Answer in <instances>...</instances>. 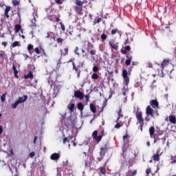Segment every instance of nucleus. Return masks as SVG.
I'll use <instances>...</instances> for the list:
<instances>
[{
    "label": "nucleus",
    "instance_id": "4468645a",
    "mask_svg": "<svg viewBox=\"0 0 176 176\" xmlns=\"http://www.w3.org/2000/svg\"><path fill=\"white\" fill-rule=\"evenodd\" d=\"M28 98V96L27 95L23 96V97H19L18 100H16L19 104H21V102H25Z\"/></svg>",
    "mask_w": 176,
    "mask_h": 176
},
{
    "label": "nucleus",
    "instance_id": "49530a36",
    "mask_svg": "<svg viewBox=\"0 0 176 176\" xmlns=\"http://www.w3.org/2000/svg\"><path fill=\"white\" fill-rule=\"evenodd\" d=\"M55 2L57 3V5H63L64 0H55Z\"/></svg>",
    "mask_w": 176,
    "mask_h": 176
},
{
    "label": "nucleus",
    "instance_id": "393cba45",
    "mask_svg": "<svg viewBox=\"0 0 176 176\" xmlns=\"http://www.w3.org/2000/svg\"><path fill=\"white\" fill-rule=\"evenodd\" d=\"M107 147H101L100 151V156H105V153L107 152Z\"/></svg>",
    "mask_w": 176,
    "mask_h": 176
},
{
    "label": "nucleus",
    "instance_id": "72a5a7b5",
    "mask_svg": "<svg viewBox=\"0 0 176 176\" xmlns=\"http://www.w3.org/2000/svg\"><path fill=\"white\" fill-rule=\"evenodd\" d=\"M116 124L115 125V129H120V127H122L123 126V124H120V122H119V121H116Z\"/></svg>",
    "mask_w": 176,
    "mask_h": 176
},
{
    "label": "nucleus",
    "instance_id": "09e8293b",
    "mask_svg": "<svg viewBox=\"0 0 176 176\" xmlns=\"http://www.w3.org/2000/svg\"><path fill=\"white\" fill-rule=\"evenodd\" d=\"M151 173H152V170L151 169V168H148L146 170V173L147 174V175H149V174H151Z\"/></svg>",
    "mask_w": 176,
    "mask_h": 176
},
{
    "label": "nucleus",
    "instance_id": "58836bf2",
    "mask_svg": "<svg viewBox=\"0 0 176 176\" xmlns=\"http://www.w3.org/2000/svg\"><path fill=\"white\" fill-rule=\"evenodd\" d=\"M32 49H34V45L32 44H29L28 45V50L29 53H31V50H32Z\"/></svg>",
    "mask_w": 176,
    "mask_h": 176
},
{
    "label": "nucleus",
    "instance_id": "de8ad7c7",
    "mask_svg": "<svg viewBox=\"0 0 176 176\" xmlns=\"http://www.w3.org/2000/svg\"><path fill=\"white\" fill-rule=\"evenodd\" d=\"M127 138H129V135H124L123 136V141H124V142H129V140H127Z\"/></svg>",
    "mask_w": 176,
    "mask_h": 176
},
{
    "label": "nucleus",
    "instance_id": "864d4df0",
    "mask_svg": "<svg viewBox=\"0 0 176 176\" xmlns=\"http://www.w3.org/2000/svg\"><path fill=\"white\" fill-rule=\"evenodd\" d=\"M118 29H113L111 30V35H115V34H116L118 32Z\"/></svg>",
    "mask_w": 176,
    "mask_h": 176
},
{
    "label": "nucleus",
    "instance_id": "a18cd8bd",
    "mask_svg": "<svg viewBox=\"0 0 176 176\" xmlns=\"http://www.w3.org/2000/svg\"><path fill=\"white\" fill-rule=\"evenodd\" d=\"M78 50H79V47H75V50H74V53H75L76 54H77L78 56H80V54H79V52H78Z\"/></svg>",
    "mask_w": 176,
    "mask_h": 176
},
{
    "label": "nucleus",
    "instance_id": "3c124183",
    "mask_svg": "<svg viewBox=\"0 0 176 176\" xmlns=\"http://www.w3.org/2000/svg\"><path fill=\"white\" fill-rule=\"evenodd\" d=\"M34 52H35V53H36V54H41V51L39 50L38 47H36L34 49Z\"/></svg>",
    "mask_w": 176,
    "mask_h": 176
},
{
    "label": "nucleus",
    "instance_id": "9b49d317",
    "mask_svg": "<svg viewBox=\"0 0 176 176\" xmlns=\"http://www.w3.org/2000/svg\"><path fill=\"white\" fill-rule=\"evenodd\" d=\"M149 104L153 108L159 109V102L157 101V100H156V99L151 100L150 101Z\"/></svg>",
    "mask_w": 176,
    "mask_h": 176
},
{
    "label": "nucleus",
    "instance_id": "4d7b16f0",
    "mask_svg": "<svg viewBox=\"0 0 176 176\" xmlns=\"http://www.w3.org/2000/svg\"><path fill=\"white\" fill-rule=\"evenodd\" d=\"M163 134H164V131H160L157 133V135L160 137V135H163Z\"/></svg>",
    "mask_w": 176,
    "mask_h": 176
},
{
    "label": "nucleus",
    "instance_id": "a211bd4d",
    "mask_svg": "<svg viewBox=\"0 0 176 176\" xmlns=\"http://www.w3.org/2000/svg\"><path fill=\"white\" fill-rule=\"evenodd\" d=\"M169 122L173 124H176V117L174 115L169 116Z\"/></svg>",
    "mask_w": 176,
    "mask_h": 176
},
{
    "label": "nucleus",
    "instance_id": "c756f323",
    "mask_svg": "<svg viewBox=\"0 0 176 176\" xmlns=\"http://www.w3.org/2000/svg\"><path fill=\"white\" fill-rule=\"evenodd\" d=\"M72 65H73V69L76 71V74L78 72H80V69H78L76 65H75V62H72Z\"/></svg>",
    "mask_w": 176,
    "mask_h": 176
},
{
    "label": "nucleus",
    "instance_id": "79ce46f5",
    "mask_svg": "<svg viewBox=\"0 0 176 176\" xmlns=\"http://www.w3.org/2000/svg\"><path fill=\"white\" fill-rule=\"evenodd\" d=\"M59 24L60 25L61 30L63 31H65V25H64V23H63V22H60Z\"/></svg>",
    "mask_w": 176,
    "mask_h": 176
},
{
    "label": "nucleus",
    "instance_id": "dca6fc26",
    "mask_svg": "<svg viewBox=\"0 0 176 176\" xmlns=\"http://www.w3.org/2000/svg\"><path fill=\"white\" fill-rule=\"evenodd\" d=\"M131 50V47L130 45H126L124 50H121L122 54H127V52Z\"/></svg>",
    "mask_w": 176,
    "mask_h": 176
},
{
    "label": "nucleus",
    "instance_id": "20e7f679",
    "mask_svg": "<svg viewBox=\"0 0 176 176\" xmlns=\"http://www.w3.org/2000/svg\"><path fill=\"white\" fill-rule=\"evenodd\" d=\"M76 141V138L74 136H69V138H63V144H67V142H71L73 144V146H76L78 144L75 142Z\"/></svg>",
    "mask_w": 176,
    "mask_h": 176
},
{
    "label": "nucleus",
    "instance_id": "c03bdc74",
    "mask_svg": "<svg viewBox=\"0 0 176 176\" xmlns=\"http://www.w3.org/2000/svg\"><path fill=\"white\" fill-rule=\"evenodd\" d=\"M56 42L57 43H63V42H64V39L61 38H56Z\"/></svg>",
    "mask_w": 176,
    "mask_h": 176
},
{
    "label": "nucleus",
    "instance_id": "0e129e2a",
    "mask_svg": "<svg viewBox=\"0 0 176 176\" xmlns=\"http://www.w3.org/2000/svg\"><path fill=\"white\" fill-rule=\"evenodd\" d=\"M35 155V152H32V153H30V157H34V155Z\"/></svg>",
    "mask_w": 176,
    "mask_h": 176
},
{
    "label": "nucleus",
    "instance_id": "aec40b11",
    "mask_svg": "<svg viewBox=\"0 0 176 176\" xmlns=\"http://www.w3.org/2000/svg\"><path fill=\"white\" fill-rule=\"evenodd\" d=\"M149 134L151 138H153V137L155 135V126H151L149 128Z\"/></svg>",
    "mask_w": 176,
    "mask_h": 176
},
{
    "label": "nucleus",
    "instance_id": "f704fd0d",
    "mask_svg": "<svg viewBox=\"0 0 176 176\" xmlns=\"http://www.w3.org/2000/svg\"><path fill=\"white\" fill-rule=\"evenodd\" d=\"M170 160H172L170 161L171 164L176 163V155H171Z\"/></svg>",
    "mask_w": 176,
    "mask_h": 176
},
{
    "label": "nucleus",
    "instance_id": "bb28decb",
    "mask_svg": "<svg viewBox=\"0 0 176 176\" xmlns=\"http://www.w3.org/2000/svg\"><path fill=\"white\" fill-rule=\"evenodd\" d=\"M67 108H69L70 112H74V109L75 108V103L70 102Z\"/></svg>",
    "mask_w": 176,
    "mask_h": 176
},
{
    "label": "nucleus",
    "instance_id": "680f3d73",
    "mask_svg": "<svg viewBox=\"0 0 176 176\" xmlns=\"http://www.w3.org/2000/svg\"><path fill=\"white\" fill-rule=\"evenodd\" d=\"M132 176L137 175V170H135L133 171L131 170Z\"/></svg>",
    "mask_w": 176,
    "mask_h": 176
},
{
    "label": "nucleus",
    "instance_id": "338daca9",
    "mask_svg": "<svg viewBox=\"0 0 176 176\" xmlns=\"http://www.w3.org/2000/svg\"><path fill=\"white\" fill-rule=\"evenodd\" d=\"M101 18H98L96 20V23L98 24L99 23H101Z\"/></svg>",
    "mask_w": 176,
    "mask_h": 176
},
{
    "label": "nucleus",
    "instance_id": "2f4dec72",
    "mask_svg": "<svg viewBox=\"0 0 176 176\" xmlns=\"http://www.w3.org/2000/svg\"><path fill=\"white\" fill-rule=\"evenodd\" d=\"M76 6H82L83 7V2L80 0H76Z\"/></svg>",
    "mask_w": 176,
    "mask_h": 176
},
{
    "label": "nucleus",
    "instance_id": "a19ab883",
    "mask_svg": "<svg viewBox=\"0 0 176 176\" xmlns=\"http://www.w3.org/2000/svg\"><path fill=\"white\" fill-rule=\"evenodd\" d=\"M1 100L2 102H5V100H6V93L3 94L1 97Z\"/></svg>",
    "mask_w": 176,
    "mask_h": 176
},
{
    "label": "nucleus",
    "instance_id": "0eeeda50",
    "mask_svg": "<svg viewBox=\"0 0 176 176\" xmlns=\"http://www.w3.org/2000/svg\"><path fill=\"white\" fill-rule=\"evenodd\" d=\"M160 156H162V153H160V150L158 149L157 150L156 153L153 154V160H154V162H159V160H160Z\"/></svg>",
    "mask_w": 176,
    "mask_h": 176
},
{
    "label": "nucleus",
    "instance_id": "13d9d810",
    "mask_svg": "<svg viewBox=\"0 0 176 176\" xmlns=\"http://www.w3.org/2000/svg\"><path fill=\"white\" fill-rule=\"evenodd\" d=\"M102 159H104V156H102V155H100V157H97L98 162H101V160H102Z\"/></svg>",
    "mask_w": 176,
    "mask_h": 176
},
{
    "label": "nucleus",
    "instance_id": "603ef678",
    "mask_svg": "<svg viewBox=\"0 0 176 176\" xmlns=\"http://www.w3.org/2000/svg\"><path fill=\"white\" fill-rule=\"evenodd\" d=\"M5 56V51H2V50H1L0 51V57L1 58H3V56Z\"/></svg>",
    "mask_w": 176,
    "mask_h": 176
},
{
    "label": "nucleus",
    "instance_id": "37998d69",
    "mask_svg": "<svg viewBox=\"0 0 176 176\" xmlns=\"http://www.w3.org/2000/svg\"><path fill=\"white\" fill-rule=\"evenodd\" d=\"M16 14L18 16V19L19 21H21V14L20 13V10L17 11Z\"/></svg>",
    "mask_w": 176,
    "mask_h": 176
},
{
    "label": "nucleus",
    "instance_id": "69168bd1",
    "mask_svg": "<svg viewBox=\"0 0 176 176\" xmlns=\"http://www.w3.org/2000/svg\"><path fill=\"white\" fill-rule=\"evenodd\" d=\"M100 171H101L102 174H105V168H102Z\"/></svg>",
    "mask_w": 176,
    "mask_h": 176
},
{
    "label": "nucleus",
    "instance_id": "4be33fe9",
    "mask_svg": "<svg viewBox=\"0 0 176 176\" xmlns=\"http://www.w3.org/2000/svg\"><path fill=\"white\" fill-rule=\"evenodd\" d=\"M68 52H69V50L67 47L64 48L63 52V50H60L61 56H67Z\"/></svg>",
    "mask_w": 176,
    "mask_h": 176
},
{
    "label": "nucleus",
    "instance_id": "774afa93",
    "mask_svg": "<svg viewBox=\"0 0 176 176\" xmlns=\"http://www.w3.org/2000/svg\"><path fill=\"white\" fill-rule=\"evenodd\" d=\"M3 133V128L0 125V134H2Z\"/></svg>",
    "mask_w": 176,
    "mask_h": 176
},
{
    "label": "nucleus",
    "instance_id": "e433bc0d",
    "mask_svg": "<svg viewBox=\"0 0 176 176\" xmlns=\"http://www.w3.org/2000/svg\"><path fill=\"white\" fill-rule=\"evenodd\" d=\"M19 102H17V100L16 101H15V102L14 103H12V104H11V107H12V108L13 109H16V108H17V106L19 105Z\"/></svg>",
    "mask_w": 176,
    "mask_h": 176
},
{
    "label": "nucleus",
    "instance_id": "7ed1b4c3",
    "mask_svg": "<svg viewBox=\"0 0 176 176\" xmlns=\"http://www.w3.org/2000/svg\"><path fill=\"white\" fill-rule=\"evenodd\" d=\"M129 75H131V70H129L128 72L126 69L122 71V77L125 86H129V83H130V78H129Z\"/></svg>",
    "mask_w": 176,
    "mask_h": 176
},
{
    "label": "nucleus",
    "instance_id": "5fc2aeb1",
    "mask_svg": "<svg viewBox=\"0 0 176 176\" xmlns=\"http://www.w3.org/2000/svg\"><path fill=\"white\" fill-rule=\"evenodd\" d=\"M130 123H131V118L128 119V123H126V127H129L130 126Z\"/></svg>",
    "mask_w": 176,
    "mask_h": 176
},
{
    "label": "nucleus",
    "instance_id": "052dcab7",
    "mask_svg": "<svg viewBox=\"0 0 176 176\" xmlns=\"http://www.w3.org/2000/svg\"><path fill=\"white\" fill-rule=\"evenodd\" d=\"M85 97L86 102H89V99L90 98V96L89 95H86Z\"/></svg>",
    "mask_w": 176,
    "mask_h": 176
},
{
    "label": "nucleus",
    "instance_id": "412c9836",
    "mask_svg": "<svg viewBox=\"0 0 176 176\" xmlns=\"http://www.w3.org/2000/svg\"><path fill=\"white\" fill-rule=\"evenodd\" d=\"M89 107L92 113H96V112H97V108L93 103L89 104Z\"/></svg>",
    "mask_w": 176,
    "mask_h": 176
},
{
    "label": "nucleus",
    "instance_id": "6e6d98bb",
    "mask_svg": "<svg viewBox=\"0 0 176 176\" xmlns=\"http://www.w3.org/2000/svg\"><path fill=\"white\" fill-rule=\"evenodd\" d=\"M149 116H150L146 115V116L145 117L144 120L146 122H149L151 120V118Z\"/></svg>",
    "mask_w": 176,
    "mask_h": 176
},
{
    "label": "nucleus",
    "instance_id": "bf43d9fd",
    "mask_svg": "<svg viewBox=\"0 0 176 176\" xmlns=\"http://www.w3.org/2000/svg\"><path fill=\"white\" fill-rule=\"evenodd\" d=\"M2 46H3L4 47H6V46H8V42L6 41H3L1 43Z\"/></svg>",
    "mask_w": 176,
    "mask_h": 176
},
{
    "label": "nucleus",
    "instance_id": "9d476101",
    "mask_svg": "<svg viewBox=\"0 0 176 176\" xmlns=\"http://www.w3.org/2000/svg\"><path fill=\"white\" fill-rule=\"evenodd\" d=\"M146 114L153 118V109L149 105L146 108Z\"/></svg>",
    "mask_w": 176,
    "mask_h": 176
},
{
    "label": "nucleus",
    "instance_id": "f3484780",
    "mask_svg": "<svg viewBox=\"0 0 176 176\" xmlns=\"http://www.w3.org/2000/svg\"><path fill=\"white\" fill-rule=\"evenodd\" d=\"M24 78L32 80L34 79V74L32 73V72L30 71L28 74L24 75Z\"/></svg>",
    "mask_w": 176,
    "mask_h": 176
},
{
    "label": "nucleus",
    "instance_id": "6e6552de",
    "mask_svg": "<svg viewBox=\"0 0 176 176\" xmlns=\"http://www.w3.org/2000/svg\"><path fill=\"white\" fill-rule=\"evenodd\" d=\"M170 61L171 60H170V59H164L162 63H161L162 69H164L166 67H168V65H170Z\"/></svg>",
    "mask_w": 176,
    "mask_h": 176
},
{
    "label": "nucleus",
    "instance_id": "7c9ffc66",
    "mask_svg": "<svg viewBox=\"0 0 176 176\" xmlns=\"http://www.w3.org/2000/svg\"><path fill=\"white\" fill-rule=\"evenodd\" d=\"M20 30H21V25L17 24V25H15V32L17 33V32H20Z\"/></svg>",
    "mask_w": 176,
    "mask_h": 176
},
{
    "label": "nucleus",
    "instance_id": "f257e3e1",
    "mask_svg": "<svg viewBox=\"0 0 176 176\" xmlns=\"http://www.w3.org/2000/svg\"><path fill=\"white\" fill-rule=\"evenodd\" d=\"M135 118L138 120L137 124H140L139 130L142 131V129L144 127V117H142V111H140V108L138 107L137 111L135 112Z\"/></svg>",
    "mask_w": 176,
    "mask_h": 176
},
{
    "label": "nucleus",
    "instance_id": "8fccbe9b",
    "mask_svg": "<svg viewBox=\"0 0 176 176\" xmlns=\"http://www.w3.org/2000/svg\"><path fill=\"white\" fill-rule=\"evenodd\" d=\"M98 69H99L98 67L95 66L93 67L92 71H93V72H98Z\"/></svg>",
    "mask_w": 176,
    "mask_h": 176
},
{
    "label": "nucleus",
    "instance_id": "ddd939ff",
    "mask_svg": "<svg viewBox=\"0 0 176 176\" xmlns=\"http://www.w3.org/2000/svg\"><path fill=\"white\" fill-rule=\"evenodd\" d=\"M75 11L76 12L77 14H82L83 12V7L82 6H74Z\"/></svg>",
    "mask_w": 176,
    "mask_h": 176
},
{
    "label": "nucleus",
    "instance_id": "c85d7f7f",
    "mask_svg": "<svg viewBox=\"0 0 176 176\" xmlns=\"http://www.w3.org/2000/svg\"><path fill=\"white\" fill-rule=\"evenodd\" d=\"M91 79H94V80H97V79H99L100 76H98V74L94 73L92 74V75L91 76Z\"/></svg>",
    "mask_w": 176,
    "mask_h": 176
},
{
    "label": "nucleus",
    "instance_id": "2eb2a0df",
    "mask_svg": "<svg viewBox=\"0 0 176 176\" xmlns=\"http://www.w3.org/2000/svg\"><path fill=\"white\" fill-rule=\"evenodd\" d=\"M50 159L51 160H58V159H60V154L54 153L51 155Z\"/></svg>",
    "mask_w": 176,
    "mask_h": 176
},
{
    "label": "nucleus",
    "instance_id": "ea45409f",
    "mask_svg": "<svg viewBox=\"0 0 176 176\" xmlns=\"http://www.w3.org/2000/svg\"><path fill=\"white\" fill-rule=\"evenodd\" d=\"M107 38L108 36H107V34H102V35L100 36V38L102 39V41H105Z\"/></svg>",
    "mask_w": 176,
    "mask_h": 176
},
{
    "label": "nucleus",
    "instance_id": "5701e85b",
    "mask_svg": "<svg viewBox=\"0 0 176 176\" xmlns=\"http://www.w3.org/2000/svg\"><path fill=\"white\" fill-rule=\"evenodd\" d=\"M10 9H11L10 6H6V8L4 13L6 19H9V12H10Z\"/></svg>",
    "mask_w": 176,
    "mask_h": 176
},
{
    "label": "nucleus",
    "instance_id": "423d86ee",
    "mask_svg": "<svg viewBox=\"0 0 176 176\" xmlns=\"http://www.w3.org/2000/svg\"><path fill=\"white\" fill-rule=\"evenodd\" d=\"M94 47V45H93V44H90L89 47L87 48V52H89L91 56H96V53L97 51L93 49Z\"/></svg>",
    "mask_w": 176,
    "mask_h": 176
},
{
    "label": "nucleus",
    "instance_id": "f03ea898",
    "mask_svg": "<svg viewBox=\"0 0 176 176\" xmlns=\"http://www.w3.org/2000/svg\"><path fill=\"white\" fill-rule=\"evenodd\" d=\"M100 134L101 135H98V131H94L92 133V138L96 141V142H97V144H98L101 140H102V137H104L105 133L104 130L100 132Z\"/></svg>",
    "mask_w": 176,
    "mask_h": 176
},
{
    "label": "nucleus",
    "instance_id": "a878e982",
    "mask_svg": "<svg viewBox=\"0 0 176 176\" xmlns=\"http://www.w3.org/2000/svg\"><path fill=\"white\" fill-rule=\"evenodd\" d=\"M77 108L80 111V112H82L83 109H85V106L83 105V103L79 102L77 104Z\"/></svg>",
    "mask_w": 176,
    "mask_h": 176
},
{
    "label": "nucleus",
    "instance_id": "4c0bfd02",
    "mask_svg": "<svg viewBox=\"0 0 176 176\" xmlns=\"http://www.w3.org/2000/svg\"><path fill=\"white\" fill-rule=\"evenodd\" d=\"M166 144V138H162L160 140V144H157L158 145H164Z\"/></svg>",
    "mask_w": 176,
    "mask_h": 176
},
{
    "label": "nucleus",
    "instance_id": "39448f33",
    "mask_svg": "<svg viewBox=\"0 0 176 176\" xmlns=\"http://www.w3.org/2000/svg\"><path fill=\"white\" fill-rule=\"evenodd\" d=\"M109 45L113 50L118 52L119 50V43H116L114 39H111L109 41Z\"/></svg>",
    "mask_w": 176,
    "mask_h": 176
},
{
    "label": "nucleus",
    "instance_id": "c9c22d12",
    "mask_svg": "<svg viewBox=\"0 0 176 176\" xmlns=\"http://www.w3.org/2000/svg\"><path fill=\"white\" fill-rule=\"evenodd\" d=\"M12 3L13 6H17L20 5V1H17V0H12Z\"/></svg>",
    "mask_w": 176,
    "mask_h": 176
},
{
    "label": "nucleus",
    "instance_id": "b1692460",
    "mask_svg": "<svg viewBox=\"0 0 176 176\" xmlns=\"http://www.w3.org/2000/svg\"><path fill=\"white\" fill-rule=\"evenodd\" d=\"M12 69L14 71V75L15 76V78H16L17 79H19V76L17 75L19 74V71L17 70V69L16 68V65H12Z\"/></svg>",
    "mask_w": 176,
    "mask_h": 176
},
{
    "label": "nucleus",
    "instance_id": "1a4fd4ad",
    "mask_svg": "<svg viewBox=\"0 0 176 176\" xmlns=\"http://www.w3.org/2000/svg\"><path fill=\"white\" fill-rule=\"evenodd\" d=\"M74 97L79 98V100H83L84 95L80 91L76 90L74 91Z\"/></svg>",
    "mask_w": 176,
    "mask_h": 176
},
{
    "label": "nucleus",
    "instance_id": "6ab92c4d",
    "mask_svg": "<svg viewBox=\"0 0 176 176\" xmlns=\"http://www.w3.org/2000/svg\"><path fill=\"white\" fill-rule=\"evenodd\" d=\"M153 138L154 139V144H160V140H162V138H160L159 135H157V136L155 135Z\"/></svg>",
    "mask_w": 176,
    "mask_h": 176
},
{
    "label": "nucleus",
    "instance_id": "cd10ccee",
    "mask_svg": "<svg viewBox=\"0 0 176 176\" xmlns=\"http://www.w3.org/2000/svg\"><path fill=\"white\" fill-rule=\"evenodd\" d=\"M118 115V117L117 118V122H119V120H120V118H123V114L122 113V108H120Z\"/></svg>",
    "mask_w": 176,
    "mask_h": 176
},
{
    "label": "nucleus",
    "instance_id": "e2e57ef3",
    "mask_svg": "<svg viewBox=\"0 0 176 176\" xmlns=\"http://www.w3.org/2000/svg\"><path fill=\"white\" fill-rule=\"evenodd\" d=\"M36 140H38V137L35 136L33 140L34 144H36Z\"/></svg>",
    "mask_w": 176,
    "mask_h": 176
},
{
    "label": "nucleus",
    "instance_id": "473e14b6",
    "mask_svg": "<svg viewBox=\"0 0 176 176\" xmlns=\"http://www.w3.org/2000/svg\"><path fill=\"white\" fill-rule=\"evenodd\" d=\"M16 46H21V45H20V43H19V41H14L12 44L11 47H16Z\"/></svg>",
    "mask_w": 176,
    "mask_h": 176
},
{
    "label": "nucleus",
    "instance_id": "f8f14e48",
    "mask_svg": "<svg viewBox=\"0 0 176 176\" xmlns=\"http://www.w3.org/2000/svg\"><path fill=\"white\" fill-rule=\"evenodd\" d=\"M126 58H127L125 61L126 65H130L131 64V60H133V56L130 54H126Z\"/></svg>",
    "mask_w": 176,
    "mask_h": 176
}]
</instances>
